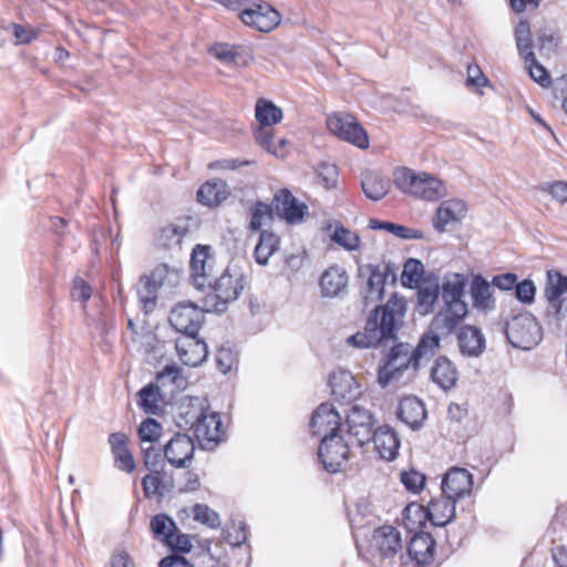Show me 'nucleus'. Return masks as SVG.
<instances>
[{
  "label": "nucleus",
  "mask_w": 567,
  "mask_h": 567,
  "mask_svg": "<svg viewBox=\"0 0 567 567\" xmlns=\"http://www.w3.org/2000/svg\"><path fill=\"white\" fill-rule=\"evenodd\" d=\"M406 301L394 292L384 305H378L367 318L364 330L349 337L348 344L358 349L385 347L398 340L403 326Z\"/></svg>",
  "instance_id": "1"
},
{
  "label": "nucleus",
  "mask_w": 567,
  "mask_h": 567,
  "mask_svg": "<svg viewBox=\"0 0 567 567\" xmlns=\"http://www.w3.org/2000/svg\"><path fill=\"white\" fill-rule=\"evenodd\" d=\"M466 280L461 274L445 277L442 285L444 307L434 315L433 327H446L454 331L468 313L467 303L462 299Z\"/></svg>",
  "instance_id": "2"
},
{
  "label": "nucleus",
  "mask_w": 567,
  "mask_h": 567,
  "mask_svg": "<svg viewBox=\"0 0 567 567\" xmlns=\"http://www.w3.org/2000/svg\"><path fill=\"white\" fill-rule=\"evenodd\" d=\"M398 266L392 261L382 264H364L358 266L357 279L359 293L364 307L375 303L384 297L386 282L395 285L398 280Z\"/></svg>",
  "instance_id": "3"
},
{
  "label": "nucleus",
  "mask_w": 567,
  "mask_h": 567,
  "mask_svg": "<svg viewBox=\"0 0 567 567\" xmlns=\"http://www.w3.org/2000/svg\"><path fill=\"white\" fill-rule=\"evenodd\" d=\"M246 286L244 272L238 267L228 266L218 277H213V293L205 297V307L208 312L224 313L228 305L238 299Z\"/></svg>",
  "instance_id": "4"
},
{
  "label": "nucleus",
  "mask_w": 567,
  "mask_h": 567,
  "mask_svg": "<svg viewBox=\"0 0 567 567\" xmlns=\"http://www.w3.org/2000/svg\"><path fill=\"white\" fill-rule=\"evenodd\" d=\"M504 332L508 343L520 350H530L543 339L542 327L530 312L512 316L505 322Z\"/></svg>",
  "instance_id": "5"
},
{
  "label": "nucleus",
  "mask_w": 567,
  "mask_h": 567,
  "mask_svg": "<svg viewBox=\"0 0 567 567\" xmlns=\"http://www.w3.org/2000/svg\"><path fill=\"white\" fill-rule=\"evenodd\" d=\"M412 350L408 342L394 343L383 358V363L378 368V383L382 388H386L394 379L410 367L413 368Z\"/></svg>",
  "instance_id": "6"
},
{
  "label": "nucleus",
  "mask_w": 567,
  "mask_h": 567,
  "mask_svg": "<svg viewBox=\"0 0 567 567\" xmlns=\"http://www.w3.org/2000/svg\"><path fill=\"white\" fill-rule=\"evenodd\" d=\"M327 127L339 140L360 150L369 147V136L363 126L350 114L333 113L327 117Z\"/></svg>",
  "instance_id": "7"
},
{
  "label": "nucleus",
  "mask_w": 567,
  "mask_h": 567,
  "mask_svg": "<svg viewBox=\"0 0 567 567\" xmlns=\"http://www.w3.org/2000/svg\"><path fill=\"white\" fill-rule=\"evenodd\" d=\"M349 452L348 443L341 434L329 433L321 439L318 458L328 473L336 474L343 471L348 463Z\"/></svg>",
  "instance_id": "8"
},
{
  "label": "nucleus",
  "mask_w": 567,
  "mask_h": 567,
  "mask_svg": "<svg viewBox=\"0 0 567 567\" xmlns=\"http://www.w3.org/2000/svg\"><path fill=\"white\" fill-rule=\"evenodd\" d=\"M434 317L432 318L429 329L421 336L416 347L412 350L413 370L417 371L423 364L436 354L441 348V336L447 337L454 331H450L446 327H433Z\"/></svg>",
  "instance_id": "9"
},
{
  "label": "nucleus",
  "mask_w": 567,
  "mask_h": 567,
  "mask_svg": "<svg viewBox=\"0 0 567 567\" xmlns=\"http://www.w3.org/2000/svg\"><path fill=\"white\" fill-rule=\"evenodd\" d=\"M204 310L193 302H181L169 313V324L185 336L198 334L204 322Z\"/></svg>",
  "instance_id": "10"
},
{
  "label": "nucleus",
  "mask_w": 567,
  "mask_h": 567,
  "mask_svg": "<svg viewBox=\"0 0 567 567\" xmlns=\"http://www.w3.org/2000/svg\"><path fill=\"white\" fill-rule=\"evenodd\" d=\"M402 549L400 532L390 525H383L373 530L369 550L380 559H392Z\"/></svg>",
  "instance_id": "11"
},
{
  "label": "nucleus",
  "mask_w": 567,
  "mask_h": 567,
  "mask_svg": "<svg viewBox=\"0 0 567 567\" xmlns=\"http://www.w3.org/2000/svg\"><path fill=\"white\" fill-rule=\"evenodd\" d=\"M166 461L176 468H187L195 453L194 439L187 433L177 432L163 447Z\"/></svg>",
  "instance_id": "12"
},
{
  "label": "nucleus",
  "mask_w": 567,
  "mask_h": 567,
  "mask_svg": "<svg viewBox=\"0 0 567 567\" xmlns=\"http://www.w3.org/2000/svg\"><path fill=\"white\" fill-rule=\"evenodd\" d=\"M239 18L247 27L264 33L272 31L281 20L280 13L266 2L244 9Z\"/></svg>",
  "instance_id": "13"
},
{
  "label": "nucleus",
  "mask_w": 567,
  "mask_h": 567,
  "mask_svg": "<svg viewBox=\"0 0 567 567\" xmlns=\"http://www.w3.org/2000/svg\"><path fill=\"white\" fill-rule=\"evenodd\" d=\"M224 430L219 413L208 410L194 430L199 447L213 451L224 439Z\"/></svg>",
  "instance_id": "14"
},
{
  "label": "nucleus",
  "mask_w": 567,
  "mask_h": 567,
  "mask_svg": "<svg viewBox=\"0 0 567 567\" xmlns=\"http://www.w3.org/2000/svg\"><path fill=\"white\" fill-rule=\"evenodd\" d=\"M560 289H544V297L547 302L545 321L548 327L567 336V296H561Z\"/></svg>",
  "instance_id": "15"
},
{
  "label": "nucleus",
  "mask_w": 567,
  "mask_h": 567,
  "mask_svg": "<svg viewBox=\"0 0 567 567\" xmlns=\"http://www.w3.org/2000/svg\"><path fill=\"white\" fill-rule=\"evenodd\" d=\"M348 434L353 437L359 446L371 441L374 419L372 413L359 405H352L347 414Z\"/></svg>",
  "instance_id": "16"
},
{
  "label": "nucleus",
  "mask_w": 567,
  "mask_h": 567,
  "mask_svg": "<svg viewBox=\"0 0 567 567\" xmlns=\"http://www.w3.org/2000/svg\"><path fill=\"white\" fill-rule=\"evenodd\" d=\"M309 425L312 434L316 436H321L323 439V436L329 433L339 435L341 415L332 404L324 402L315 410Z\"/></svg>",
  "instance_id": "17"
},
{
  "label": "nucleus",
  "mask_w": 567,
  "mask_h": 567,
  "mask_svg": "<svg viewBox=\"0 0 567 567\" xmlns=\"http://www.w3.org/2000/svg\"><path fill=\"white\" fill-rule=\"evenodd\" d=\"M272 207L288 224L299 223L308 214V206L299 202L288 188H281L275 194Z\"/></svg>",
  "instance_id": "18"
},
{
  "label": "nucleus",
  "mask_w": 567,
  "mask_h": 567,
  "mask_svg": "<svg viewBox=\"0 0 567 567\" xmlns=\"http://www.w3.org/2000/svg\"><path fill=\"white\" fill-rule=\"evenodd\" d=\"M175 348L181 361L188 367H198L208 357L207 343L198 334L178 338Z\"/></svg>",
  "instance_id": "19"
},
{
  "label": "nucleus",
  "mask_w": 567,
  "mask_h": 567,
  "mask_svg": "<svg viewBox=\"0 0 567 567\" xmlns=\"http://www.w3.org/2000/svg\"><path fill=\"white\" fill-rule=\"evenodd\" d=\"M396 416L411 430L417 431L423 426L427 412L421 399L415 395H406L399 401Z\"/></svg>",
  "instance_id": "20"
},
{
  "label": "nucleus",
  "mask_w": 567,
  "mask_h": 567,
  "mask_svg": "<svg viewBox=\"0 0 567 567\" xmlns=\"http://www.w3.org/2000/svg\"><path fill=\"white\" fill-rule=\"evenodd\" d=\"M473 487V475L463 467H452L442 480V493L450 498L460 499L470 495Z\"/></svg>",
  "instance_id": "21"
},
{
  "label": "nucleus",
  "mask_w": 567,
  "mask_h": 567,
  "mask_svg": "<svg viewBox=\"0 0 567 567\" xmlns=\"http://www.w3.org/2000/svg\"><path fill=\"white\" fill-rule=\"evenodd\" d=\"M209 410L208 400L205 398H187L178 408L176 425L181 430H195L202 417Z\"/></svg>",
  "instance_id": "22"
},
{
  "label": "nucleus",
  "mask_w": 567,
  "mask_h": 567,
  "mask_svg": "<svg viewBox=\"0 0 567 567\" xmlns=\"http://www.w3.org/2000/svg\"><path fill=\"white\" fill-rule=\"evenodd\" d=\"M329 385L334 401L350 403L360 394V386L349 371H333L329 377Z\"/></svg>",
  "instance_id": "23"
},
{
  "label": "nucleus",
  "mask_w": 567,
  "mask_h": 567,
  "mask_svg": "<svg viewBox=\"0 0 567 567\" xmlns=\"http://www.w3.org/2000/svg\"><path fill=\"white\" fill-rule=\"evenodd\" d=\"M408 544L406 551L412 560L419 566H427L434 559V549L436 542L431 533L423 529L413 530Z\"/></svg>",
  "instance_id": "24"
},
{
  "label": "nucleus",
  "mask_w": 567,
  "mask_h": 567,
  "mask_svg": "<svg viewBox=\"0 0 567 567\" xmlns=\"http://www.w3.org/2000/svg\"><path fill=\"white\" fill-rule=\"evenodd\" d=\"M209 251V246L196 245L192 252V280L198 290H204L206 286H212L213 282L212 266L208 264Z\"/></svg>",
  "instance_id": "25"
},
{
  "label": "nucleus",
  "mask_w": 567,
  "mask_h": 567,
  "mask_svg": "<svg viewBox=\"0 0 567 567\" xmlns=\"http://www.w3.org/2000/svg\"><path fill=\"white\" fill-rule=\"evenodd\" d=\"M371 441L381 458L386 461L396 458L401 442L398 433L390 425L377 427L371 435Z\"/></svg>",
  "instance_id": "26"
},
{
  "label": "nucleus",
  "mask_w": 567,
  "mask_h": 567,
  "mask_svg": "<svg viewBox=\"0 0 567 567\" xmlns=\"http://www.w3.org/2000/svg\"><path fill=\"white\" fill-rule=\"evenodd\" d=\"M457 346L463 355L477 358L486 347L483 332L474 326H462L457 331Z\"/></svg>",
  "instance_id": "27"
},
{
  "label": "nucleus",
  "mask_w": 567,
  "mask_h": 567,
  "mask_svg": "<svg viewBox=\"0 0 567 567\" xmlns=\"http://www.w3.org/2000/svg\"><path fill=\"white\" fill-rule=\"evenodd\" d=\"M466 204L462 199H447L437 207L432 224L436 231L444 233L446 225L461 220L466 214Z\"/></svg>",
  "instance_id": "28"
},
{
  "label": "nucleus",
  "mask_w": 567,
  "mask_h": 567,
  "mask_svg": "<svg viewBox=\"0 0 567 567\" xmlns=\"http://www.w3.org/2000/svg\"><path fill=\"white\" fill-rule=\"evenodd\" d=\"M349 276L343 267L330 266L320 276L319 286L323 297H339L347 290Z\"/></svg>",
  "instance_id": "29"
},
{
  "label": "nucleus",
  "mask_w": 567,
  "mask_h": 567,
  "mask_svg": "<svg viewBox=\"0 0 567 567\" xmlns=\"http://www.w3.org/2000/svg\"><path fill=\"white\" fill-rule=\"evenodd\" d=\"M230 195L229 186L223 179H212L204 183L197 190V202L207 207H218Z\"/></svg>",
  "instance_id": "30"
},
{
  "label": "nucleus",
  "mask_w": 567,
  "mask_h": 567,
  "mask_svg": "<svg viewBox=\"0 0 567 567\" xmlns=\"http://www.w3.org/2000/svg\"><path fill=\"white\" fill-rule=\"evenodd\" d=\"M457 370L454 363L445 355H439L431 370V379L441 389L447 391L452 389L457 381Z\"/></svg>",
  "instance_id": "31"
},
{
  "label": "nucleus",
  "mask_w": 567,
  "mask_h": 567,
  "mask_svg": "<svg viewBox=\"0 0 567 567\" xmlns=\"http://www.w3.org/2000/svg\"><path fill=\"white\" fill-rule=\"evenodd\" d=\"M457 499L442 496L429 503L430 522L437 527H444L455 518Z\"/></svg>",
  "instance_id": "32"
},
{
  "label": "nucleus",
  "mask_w": 567,
  "mask_h": 567,
  "mask_svg": "<svg viewBox=\"0 0 567 567\" xmlns=\"http://www.w3.org/2000/svg\"><path fill=\"white\" fill-rule=\"evenodd\" d=\"M491 285L482 275H475L471 282V296L473 307L478 310H494L495 299Z\"/></svg>",
  "instance_id": "33"
},
{
  "label": "nucleus",
  "mask_w": 567,
  "mask_h": 567,
  "mask_svg": "<svg viewBox=\"0 0 567 567\" xmlns=\"http://www.w3.org/2000/svg\"><path fill=\"white\" fill-rule=\"evenodd\" d=\"M188 227L176 225V224H167L165 226L159 227L153 236L154 245L161 249H168L173 246L181 245L183 238L187 235Z\"/></svg>",
  "instance_id": "34"
},
{
  "label": "nucleus",
  "mask_w": 567,
  "mask_h": 567,
  "mask_svg": "<svg viewBox=\"0 0 567 567\" xmlns=\"http://www.w3.org/2000/svg\"><path fill=\"white\" fill-rule=\"evenodd\" d=\"M421 177L417 181V187L414 188L412 196L425 199V200H437L446 195V188L444 184L426 173L420 174Z\"/></svg>",
  "instance_id": "35"
},
{
  "label": "nucleus",
  "mask_w": 567,
  "mask_h": 567,
  "mask_svg": "<svg viewBox=\"0 0 567 567\" xmlns=\"http://www.w3.org/2000/svg\"><path fill=\"white\" fill-rule=\"evenodd\" d=\"M280 238L272 231L260 230L259 240L254 249L258 265L266 266L269 258L279 249Z\"/></svg>",
  "instance_id": "36"
},
{
  "label": "nucleus",
  "mask_w": 567,
  "mask_h": 567,
  "mask_svg": "<svg viewBox=\"0 0 567 567\" xmlns=\"http://www.w3.org/2000/svg\"><path fill=\"white\" fill-rule=\"evenodd\" d=\"M142 487L146 498L158 497L162 498L165 494H169L174 491L173 478L164 480L162 472L151 473L143 477Z\"/></svg>",
  "instance_id": "37"
},
{
  "label": "nucleus",
  "mask_w": 567,
  "mask_h": 567,
  "mask_svg": "<svg viewBox=\"0 0 567 567\" xmlns=\"http://www.w3.org/2000/svg\"><path fill=\"white\" fill-rule=\"evenodd\" d=\"M255 116L262 126H272L282 120L284 113L274 102L261 97L256 102Z\"/></svg>",
  "instance_id": "38"
},
{
  "label": "nucleus",
  "mask_w": 567,
  "mask_h": 567,
  "mask_svg": "<svg viewBox=\"0 0 567 567\" xmlns=\"http://www.w3.org/2000/svg\"><path fill=\"white\" fill-rule=\"evenodd\" d=\"M361 187L369 199L378 202L386 195L389 183L379 174L369 172L363 175Z\"/></svg>",
  "instance_id": "39"
},
{
  "label": "nucleus",
  "mask_w": 567,
  "mask_h": 567,
  "mask_svg": "<svg viewBox=\"0 0 567 567\" xmlns=\"http://www.w3.org/2000/svg\"><path fill=\"white\" fill-rule=\"evenodd\" d=\"M150 528L154 538L163 544L168 543L174 532H178L175 520L167 514L159 513L152 517Z\"/></svg>",
  "instance_id": "40"
},
{
  "label": "nucleus",
  "mask_w": 567,
  "mask_h": 567,
  "mask_svg": "<svg viewBox=\"0 0 567 567\" xmlns=\"http://www.w3.org/2000/svg\"><path fill=\"white\" fill-rule=\"evenodd\" d=\"M427 519L430 520L429 507L420 504L411 503L403 511V520L409 533L423 529Z\"/></svg>",
  "instance_id": "41"
},
{
  "label": "nucleus",
  "mask_w": 567,
  "mask_h": 567,
  "mask_svg": "<svg viewBox=\"0 0 567 567\" xmlns=\"http://www.w3.org/2000/svg\"><path fill=\"white\" fill-rule=\"evenodd\" d=\"M417 287V303L416 310L420 315L425 316L433 311L434 303L436 302L440 293V286L437 282L429 285H419Z\"/></svg>",
  "instance_id": "42"
},
{
  "label": "nucleus",
  "mask_w": 567,
  "mask_h": 567,
  "mask_svg": "<svg viewBox=\"0 0 567 567\" xmlns=\"http://www.w3.org/2000/svg\"><path fill=\"white\" fill-rule=\"evenodd\" d=\"M240 50H243V47L227 43H218L213 48L214 55L218 60L235 65H246L251 55L249 53L243 54Z\"/></svg>",
  "instance_id": "43"
},
{
  "label": "nucleus",
  "mask_w": 567,
  "mask_h": 567,
  "mask_svg": "<svg viewBox=\"0 0 567 567\" xmlns=\"http://www.w3.org/2000/svg\"><path fill=\"white\" fill-rule=\"evenodd\" d=\"M140 282L142 287L137 289V296L143 311L150 313L156 306L157 291L161 287H157V284L147 275H143Z\"/></svg>",
  "instance_id": "44"
},
{
  "label": "nucleus",
  "mask_w": 567,
  "mask_h": 567,
  "mask_svg": "<svg viewBox=\"0 0 567 567\" xmlns=\"http://www.w3.org/2000/svg\"><path fill=\"white\" fill-rule=\"evenodd\" d=\"M159 385L150 383L137 392V403L147 414H156L159 411Z\"/></svg>",
  "instance_id": "45"
},
{
  "label": "nucleus",
  "mask_w": 567,
  "mask_h": 567,
  "mask_svg": "<svg viewBox=\"0 0 567 567\" xmlns=\"http://www.w3.org/2000/svg\"><path fill=\"white\" fill-rule=\"evenodd\" d=\"M424 275V265L416 258H408L403 265L401 284L406 288H415L420 285Z\"/></svg>",
  "instance_id": "46"
},
{
  "label": "nucleus",
  "mask_w": 567,
  "mask_h": 567,
  "mask_svg": "<svg viewBox=\"0 0 567 567\" xmlns=\"http://www.w3.org/2000/svg\"><path fill=\"white\" fill-rule=\"evenodd\" d=\"M272 204L269 205L260 200L252 204L249 208V229L251 231H260L262 223L266 218L272 220Z\"/></svg>",
  "instance_id": "47"
},
{
  "label": "nucleus",
  "mask_w": 567,
  "mask_h": 567,
  "mask_svg": "<svg viewBox=\"0 0 567 567\" xmlns=\"http://www.w3.org/2000/svg\"><path fill=\"white\" fill-rule=\"evenodd\" d=\"M183 369L175 363L166 364L162 371L157 372L156 381L157 385L166 386L168 384L175 385L176 388H182L186 380L182 375Z\"/></svg>",
  "instance_id": "48"
},
{
  "label": "nucleus",
  "mask_w": 567,
  "mask_h": 567,
  "mask_svg": "<svg viewBox=\"0 0 567 567\" xmlns=\"http://www.w3.org/2000/svg\"><path fill=\"white\" fill-rule=\"evenodd\" d=\"M421 175L406 167L398 168L394 172V185L405 194L412 195L417 187V181Z\"/></svg>",
  "instance_id": "49"
},
{
  "label": "nucleus",
  "mask_w": 567,
  "mask_h": 567,
  "mask_svg": "<svg viewBox=\"0 0 567 567\" xmlns=\"http://www.w3.org/2000/svg\"><path fill=\"white\" fill-rule=\"evenodd\" d=\"M193 516L194 520L212 529H218L221 525L219 514L206 504H195L193 507Z\"/></svg>",
  "instance_id": "50"
},
{
  "label": "nucleus",
  "mask_w": 567,
  "mask_h": 567,
  "mask_svg": "<svg viewBox=\"0 0 567 567\" xmlns=\"http://www.w3.org/2000/svg\"><path fill=\"white\" fill-rule=\"evenodd\" d=\"M524 60L528 65V72L530 78L543 87L549 86L551 82L549 73L542 64L537 62L534 52L525 53Z\"/></svg>",
  "instance_id": "51"
},
{
  "label": "nucleus",
  "mask_w": 567,
  "mask_h": 567,
  "mask_svg": "<svg viewBox=\"0 0 567 567\" xmlns=\"http://www.w3.org/2000/svg\"><path fill=\"white\" fill-rule=\"evenodd\" d=\"M516 47L519 54L525 59V53L532 51L530 27L527 20H520L515 28Z\"/></svg>",
  "instance_id": "52"
},
{
  "label": "nucleus",
  "mask_w": 567,
  "mask_h": 567,
  "mask_svg": "<svg viewBox=\"0 0 567 567\" xmlns=\"http://www.w3.org/2000/svg\"><path fill=\"white\" fill-rule=\"evenodd\" d=\"M331 239L346 250H357L360 246L359 236L343 226H337Z\"/></svg>",
  "instance_id": "53"
},
{
  "label": "nucleus",
  "mask_w": 567,
  "mask_h": 567,
  "mask_svg": "<svg viewBox=\"0 0 567 567\" xmlns=\"http://www.w3.org/2000/svg\"><path fill=\"white\" fill-rule=\"evenodd\" d=\"M317 181L324 188H334L338 183V167L334 164L322 162L316 167Z\"/></svg>",
  "instance_id": "54"
},
{
  "label": "nucleus",
  "mask_w": 567,
  "mask_h": 567,
  "mask_svg": "<svg viewBox=\"0 0 567 567\" xmlns=\"http://www.w3.org/2000/svg\"><path fill=\"white\" fill-rule=\"evenodd\" d=\"M144 466L151 473H157L163 471L164 463L166 461L164 451L154 446H148L142 450Z\"/></svg>",
  "instance_id": "55"
},
{
  "label": "nucleus",
  "mask_w": 567,
  "mask_h": 567,
  "mask_svg": "<svg viewBox=\"0 0 567 567\" xmlns=\"http://www.w3.org/2000/svg\"><path fill=\"white\" fill-rule=\"evenodd\" d=\"M162 431L163 426L157 420L147 417L138 427V437L142 442L154 443L161 437Z\"/></svg>",
  "instance_id": "56"
},
{
  "label": "nucleus",
  "mask_w": 567,
  "mask_h": 567,
  "mask_svg": "<svg viewBox=\"0 0 567 567\" xmlns=\"http://www.w3.org/2000/svg\"><path fill=\"white\" fill-rule=\"evenodd\" d=\"M274 138L275 135L271 126H262L259 124L258 130L255 132L256 142L267 152L277 155V146Z\"/></svg>",
  "instance_id": "57"
},
{
  "label": "nucleus",
  "mask_w": 567,
  "mask_h": 567,
  "mask_svg": "<svg viewBox=\"0 0 567 567\" xmlns=\"http://www.w3.org/2000/svg\"><path fill=\"white\" fill-rule=\"evenodd\" d=\"M401 482L409 492L419 493L425 484V476L417 471L411 470L401 473Z\"/></svg>",
  "instance_id": "58"
},
{
  "label": "nucleus",
  "mask_w": 567,
  "mask_h": 567,
  "mask_svg": "<svg viewBox=\"0 0 567 567\" xmlns=\"http://www.w3.org/2000/svg\"><path fill=\"white\" fill-rule=\"evenodd\" d=\"M173 554H188L192 551L193 545L189 536L178 532L173 533L172 539L168 543H164Z\"/></svg>",
  "instance_id": "59"
},
{
  "label": "nucleus",
  "mask_w": 567,
  "mask_h": 567,
  "mask_svg": "<svg viewBox=\"0 0 567 567\" xmlns=\"http://www.w3.org/2000/svg\"><path fill=\"white\" fill-rule=\"evenodd\" d=\"M515 297L523 303L530 305L534 302L536 286L530 279H524L514 287Z\"/></svg>",
  "instance_id": "60"
},
{
  "label": "nucleus",
  "mask_w": 567,
  "mask_h": 567,
  "mask_svg": "<svg viewBox=\"0 0 567 567\" xmlns=\"http://www.w3.org/2000/svg\"><path fill=\"white\" fill-rule=\"evenodd\" d=\"M234 532L229 529L224 530V539L231 546L238 547L244 544L247 539V527L244 522H239L238 525L233 524Z\"/></svg>",
  "instance_id": "61"
},
{
  "label": "nucleus",
  "mask_w": 567,
  "mask_h": 567,
  "mask_svg": "<svg viewBox=\"0 0 567 567\" xmlns=\"http://www.w3.org/2000/svg\"><path fill=\"white\" fill-rule=\"evenodd\" d=\"M113 454L115 466L126 473H132L136 465L135 460L130 452L128 447L123 449L121 451H116Z\"/></svg>",
  "instance_id": "62"
},
{
  "label": "nucleus",
  "mask_w": 567,
  "mask_h": 567,
  "mask_svg": "<svg viewBox=\"0 0 567 567\" xmlns=\"http://www.w3.org/2000/svg\"><path fill=\"white\" fill-rule=\"evenodd\" d=\"M489 81L482 72L481 68L477 64H470L467 66V79L466 86L467 87H482L488 85Z\"/></svg>",
  "instance_id": "63"
},
{
  "label": "nucleus",
  "mask_w": 567,
  "mask_h": 567,
  "mask_svg": "<svg viewBox=\"0 0 567 567\" xmlns=\"http://www.w3.org/2000/svg\"><path fill=\"white\" fill-rule=\"evenodd\" d=\"M71 295L74 300L85 303L92 296V288L84 279L78 277L73 280Z\"/></svg>",
  "instance_id": "64"
}]
</instances>
